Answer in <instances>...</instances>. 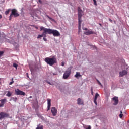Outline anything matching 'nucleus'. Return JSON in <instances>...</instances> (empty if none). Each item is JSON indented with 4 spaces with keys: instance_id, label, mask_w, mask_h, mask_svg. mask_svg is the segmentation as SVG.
<instances>
[{
    "instance_id": "1",
    "label": "nucleus",
    "mask_w": 129,
    "mask_h": 129,
    "mask_svg": "<svg viewBox=\"0 0 129 129\" xmlns=\"http://www.w3.org/2000/svg\"><path fill=\"white\" fill-rule=\"evenodd\" d=\"M45 62L48 65H50V66H53L54 64L57 63V59L55 57H46L45 58Z\"/></svg>"
},
{
    "instance_id": "2",
    "label": "nucleus",
    "mask_w": 129,
    "mask_h": 129,
    "mask_svg": "<svg viewBox=\"0 0 129 129\" xmlns=\"http://www.w3.org/2000/svg\"><path fill=\"white\" fill-rule=\"evenodd\" d=\"M46 32L49 35H53L54 37H59L60 33L57 30L51 29L50 28H46Z\"/></svg>"
},
{
    "instance_id": "3",
    "label": "nucleus",
    "mask_w": 129,
    "mask_h": 129,
    "mask_svg": "<svg viewBox=\"0 0 129 129\" xmlns=\"http://www.w3.org/2000/svg\"><path fill=\"white\" fill-rule=\"evenodd\" d=\"M13 16L14 17H19V16H20V14L18 13V11H17L16 9H12L11 14L9 16V21H11V20H12V18H13Z\"/></svg>"
},
{
    "instance_id": "4",
    "label": "nucleus",
    "mask_w": 129,
    "mask_h": 129,
    "mask_svg": "<svg viewBox=\"0 0 129 129\" xmlns=\"http://www.w3.org/2000/svg\"><path fill=\"white\" fill-rule=\"evenodd\" d=\"M40 31H43V32H42V34L41 35H38L37 37V39H40L42 37H46V35L48 34L47 32L46 28H45V27L43 26L40 27Z\"/></svg>"
},
{
    "instance_id": "5",
    "label": "nucleus",
    "mask_w": 129,
    "mask_h": 129,
    "mask_svg": "<svg viewBox=\"0 0 129 129\" xmlns=\"http://www.w3.org/2000/svg\"><path fill=\"white\" fill-rule=\"evenodd\" d=\"M83 14V11L81 10L80 7L78 8V22H82L81 18H82V14Z\"/></svg>"
},
{
    "instance_id": "6",
    "label": "nucleus",
    "mask_w": 129,
    "mask_h": 129,
    "mask_svg": "<svg viewBox=\"0 0 129 129\" xmlns=\"http://www.w3.org/2000/svg\"><path fill=\"white\" fill-rule=\"evenodd\" d=\"M71 74V70L66 71L63 76V79H67Z\"/></svg>"
},
{
    "instance_id": "7",
    "label": "nucleus",
    "mask_w": 129,
    "mask_h": 129,
    "mask_svg": "<svg viewBox=\"0 0 129 129\" xmlns=\"http://www.w3.org/2000/svg\"><path fill=\"white\" fill-rule=\"evenodd\" d=\"M15 94L16 95H25V93L23 91H21L19 89H15Z\"/></svg>"
},
{
    "instance_id": "8",
    "label": "nucleus",
    "mask_w": 129,
    "mask_h": 129,
    "mask_svg": "<svg viewBox=\"0 0 129 129\" xmlns=\"http://www.w3.org/2000/svg\"><path fill=\"white\" fill-rule=\"evenodd\" d=\"M10 116V114L8 113H6L4 112L0 113V119H3V118H5V117H9Z\"/></svg>"
},
{
    "instance_id": "9",
    "label": "nucleus",
    "mask_w": 129,
    "mask_h": 129,
    "mask_svg": "<svg viewBox=\"0 0 129 129\" xmlns=\"http://www.w3.org/2000/svg\"><path fill=\"white\" fill-rule=\"evenodd\" d=\"M127 71L124 70L119 72V77H123V76H124V75H127Z\"/></svg>"
},
{
    "instance_id": "10",
    "label": "nucleus",
    "mask_w": 129,
    "mask_h": 129,
    "mask_svg": "<svg viewBox=\"0 0 129 129\" xmlns=\"http://www.w3.org/2000/svg\"><path fill=\"white\" fill-rule=\"evenodd\" d=\"M51 111L53 116H56V114H57V109H56V108L52 107Z\"/></svg>"
},
{
    "instance_id": "11",
    "label": "nucleus",
    "mask_w": 129,
    "mask_h": 129,
    "mask_svg": "<svg viewBox=\"0 0 129 129\" xmlns=\"http://www.w3.org/2000/svg\"><path fill=\"white\" fill-rule=\"evenodd\" d=\"M92 34H95V32L91 30H88L87 31H86L84 32V35H92Z\"/></svg>"
},
{
    "instance_id": "12",
    "label": "nucleus",
    "mask_w": 129,
    "mask_h": 129,
    "mask_svg": "<svg viewBox=\"0 0 129 129\" xmlns=\"http://www.w3.org/2000/svg\"><path fill=\"white\" fill-rule=\"evenodd\" d=\"M77 104L79 105H84V103L83 102L82 99H81L80 98H79L77 99Z\"/></svg>"
},
{
    "instance_id": "13",
    "label": "nucleus",
    "mask_w": 129,
    "mask_h": 129,
    "mask_svg": "<svg viewBox=\"0 0 129 129\" xmlns=\"http://www.w3.org/2000/svg\"><path fill=\"white\" fill-rule=\"evenodd\" d=\"M113 101H114V103H113L114 105H117V104H118V98L117 97H113Z\"/></svg>"
},
{
    "instance_id": "14",
    "label": "nucleus",
    "mask_w": 129,
    "mask_h": 129,
    "mask_svg": "<svg viewBox=\"0 0 129 129\" xmlns=\"http://www.w3.org/2000/svg\"><path fill=\"white\" fill-rule=\"evenodd\" d=\"M98 96H99V94H98V93H96L95 96V98L94 99V103H95V104H96V105H97V97H98Z\"/></svg>"
},
{
    "instance_id": "15",
    "label": "nucleus",
    "mask_w": 129,
    "mask_h": 129,
    "mask_svg": "<svg viewBox=\"0 0 129 129\" xmlns=\"http://www.w3.org/2000/svg\"><path fill=\"white\" fill-rule=\"evenodd\" d=\"M6 100H7L6 99L0 100V107H4V105H5V102H6Z\"/></svg>"
},
{
    "instance_id": "16",
    "label": "nucleus",
    "mask_w": 129,
    "mask_h": 129,
    "mask_svg": "<svg viewBox=\"0 0 129 129\" xmlns=\"http://www.w3.org/2000/svg\"><path fill=\"white\" fill-rule=\"evenodd\" d=\"M47 103H48L47 110H50V107H51V99H48L47 100Z\"/></svg>"
},
{
    "instance_id": "17",
    "label": "nucleus",
    "mask_w": 129,
    "mask_h": 129,
    "mask_svg": "<svg viewBox=\"0 0 129 129\" xmlns=\"http://www.w3.org/2000/svg\"><path fill=\"white\" fill-rule=\"evenodd\" d=\"M81 23H82V22H78V29H79V31H78V34H79V33H80L81 32Z\"/></svg>"
},
{
    "instance_id": "18",
    "label": "nucleus",
    "mask_w": 129,
    "mask_h": 129,
    "mask_svg": "<svg viewBox=\"0 0 129 129\" xmlns=\"http://www.w3.org/2000/svg\"><path fill=\"white\" fill-rule=\"evenodd\" d=\"M75 77L76 78H78V77H81V75H80V73L76 72V75H75Z\"/></svg>"
},
{
    "instance_id": "19",
    "label": "nucleus",
    "mask_w": 129,
    "mask_h": 129,
    "mask_svg": "<svg viewBox=\"0 0 129 129\" xmlns=\"http://www.w3.org/2000/svg\"><path fill=\"white\" fill-rule=\"evenodd\" d=\"M12 94H13L12 92H11L10 91H8L7 94H6V96H8V97H11V96H12Z\"/></svg>"
},
{
    "instance_id": "20",
    "label": "nucleus",
    "mask_w": 129,
    "mask_h": 129,
    "mask_svg": "<svg viewBox=\"0 0 129 129\" xmlns=\"http://www.w3.org/2000/svg\"><path fill=\"white\" fill-rule=\"evenodd\" d=\"M11 99H12L13 100H14V101L15 102H17V100H18V98H17V97H15V98L12 97V98H11Z\"/></svg>"
},
{
    "instance_id": "21",
    "label": "nucleus",
    "mask_w": 129,
    "mask_h": 129,
    "mask_svg": "<svg viewBox=\"0 0 129 129\" xmlns=\"http://www.w3.org/2000/svg\"><path fill=\"white\" fill-rule=\"evenodd\" d=\"M13 67L16 68V69H18V65H17V64L16 63H13Z\"/></svg>"
},
{
    "instance_id": "22",
    "label": "nucleus",
    "mask_w": 129,
    "mask_h": 129,
    "mask_svg": "<svg viewBox=\"0 0 129 129\" xmlns=\"http://www.w3.org/2000/svg\"><path fill=\"white\" fill-rule=\"evenodd\" d=\"M4 53H5L4 51H0V57H2V56H3Z\"/></svg>"
},
{
    "instance_id": "23",
    "label": "nucleus",
    "mask_w": 129,
    "mask_h": 129,
    "mask_svg": "<svg viewBox=\"0 0 129 129\" xmlns=\"http://www.w3.org/2000/svg\"><path fill=\"white\" fill-rule=\"evenodd\" d=\"M10 9H8V10L6 11L5 12V15H9V13H10Z\"/></svg>"
},
{
    "instance_id": "24",
    "label": "nucleus",
    "mask_w": 129,
    "mask_h": 129,
    "mask_svg": "<svg viewBox=\"0 0 129 129\" xmlns=\"http://www.w3.org/2000/svg\"><path fill=\"white\" fill-rule=\"evenodd\" d=\"M122 116H123V114H122V111H120V114L119 115L120 118H122Z\"/></svg>"
},
{
    "instance_id": "25",
    "label": "nucleus",
    "mask_w": 129,
    "mask_h": 129,
    "mask_svg": "<svg viewBox=\"0 0 129 129\" xmlns=\"http://www.w3.org/2000/svg\"><path fill=\"white\" fill-rule=\"evenodd\" d=\"M43 125L41 126H37V127L36 129H43Z\"/></svg>"
},
{
    "instance_id": "26",
    "label": "nucleus",
    "mask_w": 129,
    "mask_h": 129,
    "mask_svg": "<svg viewBox=\"0 0 129 129\" xmlns=\"http://www.w3.org/2000/svg\"><path fill=\"white\" fill-rule=\"evenodd\" d=\"M97 81L99 85L102 86V84H101V83H100V82H99V81L98 80H97Z\"/></svg>"
},
{
    "instance_id": "27",
    "label": "nucleus",
    "mask_w": 129,
    "mask_h": 129,
    "mask_svg": "<svg viewBox=\"0 0 129 129\" xmlns=\"http://www.w3.org/2000/svg\"><path fill=\"white\" fill-rule=\"evenodd\" d=\"M91 94L92 95H93V88L92 87L91 88Z\"/></svg>"
},
{
    "instance_id": "28",
    "label": "nucleus",
    "mask_w": 129,
    "mask_h": 129,
    "mask_svg": "<svg viewBox=\"0 0 129 129\" xmlns=\"http://www.w3.org/2000/svg\"><path fill=\"white\" fill-rule=\"evenodd\" d=\"M94 2V4L95 6H97V4L96 3V0H93Z\"/></svg>"
},
{
    "instance_id": "29",
    "label": "nucleus",
    "mask_w": 129,
    "mask_h": 129,
    "mask_svg": "<svg viewBox=\"0 0 129 129\" xmlns=\"http://www.w3.org/2000/svg\"><path fill=\"white\" fill-rule=\"evenodd\" d=\"M85 129H91V126L90 125H89L88 127L86 128Z\"/></svg>"
},
{
    "instance_id": "30",
    "label": "nucleus",
    "mask_w": 129,
    "mask_h": 129,
    "mask_svg": "<svg viewBox=\"0 0 129 129\" xmlns=\"http://www.w3.org/2000/svg\"><path fill=\"white\" fill-rule=\"evenodd\" d=\"M13 83H14V81H12V82H11L9 83V85H12V84H13Z\"/></svg>"
},
{
    "instance_id": "31",
    "label": "nucleus",
    "mask_w": 129,
    "mask_h": 129,
    "mask_svg": "<svg viewBox=\"0 0 129 129\" xmlns=\"http://www.w3.org/2000/svg\"><path fill=\"white\" fill-rule=\"evenodd\" d=\"M65 65V62H61V66H64Z\"/></svg>"
},
{
    "instance_id": "32",
    "label": "nucleus",
    "mask_w": 129,
    "mask_h": 129,
    "mask_svg": "<svg viewBox=\"0 0 129 129\" xmlns=\"http://www.w3.org/2000/svg\"><path fill=\"white\" fill-rule=\"evenodd\" d=\"M43 40L46 42L47 41V38H46L45 37H43Z\"/></svg>"
},
{
    "instance_id": "33",
    "label": "nucleus",
    "mask_w": 129,
    "mask_h": 129,
    "mask_svg": "<svg viewBox=\"0 0 129 129\" xmlns=\"http://www.w3.org/2000/svg\"><path fill=\"white\" fill-rule=\"evenodd\" d=\"M47 18L49 19V20H52V18L50 17L49 16H47Z\"/></svg>"
},
{
    "instance_id": "34",
    "label": "nucleus",
    "mask_w": 129,
    "mask_h": 129,
    "mask_svg": "<svg viewBox=\"0 0 129 129\" xmlns=\"http://www.w3.org/2000/svg\"><path fill=\"white\" fill-rule=\"evenodd\" d=\"M109 21H110L111 23H112V20H111V19L109 18Z\"/></svg>"
},
{
    "instance_id": "35",
    "label": "nucleus",
    "mask_w": 129,
    "mask_h": 129,
    "mask_svg": "<svg viewBox=\"0 0 129 129\" xmlns=\"http://www.w3.org/2000/svg\"><path fill=\"white\" fill-rule=\"evenodd\" d=\"M38 2L40 4H42V1L41 0H38Z\"/></svg>"
},
{
    "instance_id": "36",
    "label": "nucleus",
    "mask_w": 129,
    "mask_h": 129,
    "mask_svg": "<svg viewBox=\"0 0 129 129\" xmlns=\"http://www.w3.org/2000/svg\"><path fill=\"white\" fill-rule=\"evenodd\" d=\"M83 30H85V31H87V28H83Z\"/></svg>"
},
{
    "instance_id": "37",
    "label": "nucleus",
    "mask_w": 129,
    "mask_h": 129,
    "mask_svg": "<svg viewBox=\"0 0 129 129\" xmlns=\"http://www.w3.org/2000/svg\"><path fill=\"white\" fill-rule=\"evenodd\" d=\"M2 18H3V16L0 14V19H2Z\"/></svg>"
},
{
    "instance_id": "38",
    "label": "nucleus",
    "mask_w": 129,
    "mask_h": 129,
    "mask_svg": "<svg viewBox=\"0 0 129 129\" xmlns=\"http://www.w3.org/2000/svg\"><path fill=\"white\" fill-rule=\"evenodd\" d=\"M35 28H36L37 30H38V27H37V26L35 27Z\"/></svg>"
},
{
    "instance_id": "39",
    "label": "nucleus",
    "mask_w": 129,
    "mask_h": 129,
    "mask_svg": "<svg viewBox=\"0 0 129 129\" xmlns=\"http://www.w3.org/2000/svg\"><path fill=\"white\" fill-rule=\"evenodd\" d=\"M31 17H32V18H34V16H33V15L31 14Z\"/></svg>"
},
{
    "instance_id": "40",
    "label": "nucleus",
    "mask_w": 129,
    "mask_h": 129,
    "mask_svg": "<svg viewBox=\"0 0 129 129\" xmlns=\"http://www.w3.org/2000/svg\"><path fill=\"white\" fill-rule=\"evenodd\" d=\"M32 96H30L29 98H32Z\"/></svg>"
},
{
    "instance_id": "41",
    "label": "nucleus",
    "mask_w": 129,
    "mask_h": 129,
    "mask_svg": "<svg viewBox=\"0 0 129 129\" xmlns=\"http://www.w3.org/2000/svg\"><path fill=\"white\" fill-rule=\"evenodd\" d=\"M14 80V79H13V78H12V80Z\"/></svg>"
}]
</instances>
